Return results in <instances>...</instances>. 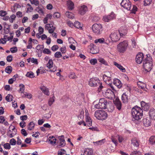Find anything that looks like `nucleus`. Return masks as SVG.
<instances>
[{
    "instance_id": "nucleus-40",
    "label": "nucleus",
    "mask_w": 155,
    "mask_h": 155,
    "mask_svg": "<svg viewBox=\"0 0 155 155\" xmlns=\"http://www.w3.org/2000/svg\"><path fill=\"white\" fill-rule=\"evenodd\" d=\"M105 142V139H103L102 140L94 142V143L96 145H101L104 143Z\"/></svg>"
},
{
    "instance_id": "nucleus-15",
    "label": "nucleus",
    "mask_w": 155,
    "mask_h": 155,
    "mask_svg": "<svg viewBox=\"0 0 155 155\" xmlns=\"http://www.w3.org/2000/svg\"><path fill=\"white\" fill-rule=\"evenodd\" d=\"M129 93H123L121 96L122 100L123 103H127L129 99Z\"/></svg>"
},
{
    "instance_id": "nucleus-20",
    "label": "nucleus",
    "mask_w": 155,
    "mask_h": 155,
    "mask_svg": "<svg viewBox=\"0 0 155 155\" xmlns=\"http://www.w3.org/2000/svg\"><path fill=\"white\" fill-rule=\"evenodd\" d=\"M143 123L145 127H148L151 125V121L149 118H144Z\"/></svg>"
},
{
    "instance_id": "nucleus-60",
    "label": "nucleus",
    "mask_w": 155,
    "mask_h": 155,
    "mask_svg": "<svg viewBox=\"0 0 155 155\" xmlns=\"http://www.w3.org/2000/svg\"><path fill=\"white\" fill-rule=\"evenodd\" d=\"M42 52L44 54H51V51L49 49L45 48L43 49Z\"/></svg>"
},
{
    "instance_id": "nucleus-26",
    "label": "nucleus",
    "mask_w": 155,
    "mask_h": 155,
    "mask_svg": "<svg viewBox=\"0 0 155 155\" xmlns=\"http://www.w3.org/2000/svg\"><path fill=\"white\" fill-rule=\"evenodd\" d=\"M141 107L145 111H147L149 108V105L148 104L146 103L144 101H142L141 102Z\"/></svg>"
},
{
    "instance_id": "nucleus-46",
    "label": "nucleus",
    "mask_w": 155,
    "mask_h": 155,
    "mask_svg": "<svg viewBox=\"0 0 155 155\" xmlns=\"http://www.w3.org/2000/svg\"><path fill=\"white\" fill-rule=\"evenodd\" d=\"M31 4L34 5L36 6H38L39 4V2L38 0H29Z\"/></svg>"
},
{
    "instance_id": "nucleus-33",
    "label": "nucleus",
    "mask_w": 155,
    "mask_h": 155,
    "mask_svg": "<svg viewBox=\"0 0 155 155\" xmlns=\"http://www.w3.org/2000/svg\"><path fill=\"white\" fill-rule=\"evenodd\" d=\"M49 140L50 143L52 145H54L56 143V139L53 136H50L49 137Z\"/></svg>"
},
{
    "instance_id": "nucleus-3",
    "label": "nucleus",
    "mask_w": 155,
    "mask_h": 155,
    "mask_svg": "<svg viewBox=\"0 0 155 155\" xmlns=\"http://www.w3.org/2000/svg\"><path fill=\"white\" fill-rule=\"evenodd\" d=\"M89 85L91 87L99 86L98 89L99 91H100L103 88L101 82L97 78H91L88 81Z\"/></svg>"
},
{
    "instance_id": "nucleus-21",
    "label": "nucleus",
    "mask_w": 155,
    "mask_h": 155,
    "mask_svg": "<svg viewBox=\"0 0 155 155\" xmlns=\"http://www.w3.org/2000/svg\"><path fill=\"white\" fill-rule=\"evenodd\" d=\"M113 83L119 88H120L122 86V84L121 81L118 79H114L113 81Z\"/></svg>"
},
{
    "instance_id": "nucleus-4",
    "label": "nucleus",
    "mask_w": 155,
    "mask_h": 155,
    "mask_svg": "<svg viewBox=\"0 0 155 155\" xmlns=\"http://www.w3.org/2000/svg\"><path fill=\"white\" fill-rule=\"evenodd\" d=\"M95 116L98 120H105L107 117V113L103 110H98L95 113Z\"/></svg>"
},
{
    "instance_id": "nucleus-51",
    "label": "nucleus",
    "mask_w": 155,
    "mask_h": 155,
    "mask_svg": "<svg viewBox=\"0 0 155 155\" xmlns=\"http://www.w3.org/2000/svg\"><path fill=\"white\" fill-rule=\"evenodd\" d=\"M42 68L41 67H40L36 71V73L37 75H38L39 74H43L45 72L44 70H42Z\"/></svg>"
},
{
    "instance_id": "nucleus-25",
    "label": "nucleus",
    "mask_w": 155,
    "mask_h": 155,
    "mask_svg": "<svg viewBox=\"0 0 155 155\" xmlns=\"http://www.w3.org/2000/svg\"><path fill=\"white\" fill-rule=\"evenodd\" d=\"M40 88L42 92L46 95L48 96L49 95V92L48 89L45 86H41Z\"/></svg>"
},
{
    "instance_id": "nucleus-48",
    "label": "nucleus",
    "mask_w": 155,
    "mask_h": 155,
    "mask_svg": "<svg viewBox=\"0 0 155 155\" xmlns=\"http://www.w3.org/2000/svg\"><path fill=\"white\" fill-rule=\"evenodd\" d=\"M25 76L28 77L32 78L34 77V74L32 72H28L27 73Z\"/></svg>"
},
{
    "instance_id": "nucleus-36",
    "label": "nucleus",
    "mask_w": 155,
    "mask_h": 155,
    "mask_svg": "<svg viewBox=\"0 0 155 155\" xmlns=\"http://www.w3.org/2000/svg\"><path fill=\"white\" fill-rule=\"evenodd\" d=\"M74 26L77 28L80 29L82 30L83 29L82 25L81 24L80 22L78 21H76L75 22L74 24Z\"/></svg>"
},
{
    "instance_id": "nucleus-61",
    "label": "nucleus",
    "mask_w": 155,
    "mask_h": 155,
    "mask_svg": "<svg viewBox=\"0 0 155 155\" xmlns=\"http://www.w3.org/2000/svg\"><path fill=\"white\" fill-rule=\"evenodd\" d=\"M10 51L12 53H15L18 51L17 48L16 47H14L10 49Z\"/></svg>"
},
{
    "instance_id": "nucleus-27",
    "label": "nucleus",
    "mask_w": 155,
    "mask_h": 155,
    "mask_svg": "<svg viewBox=\"0 0 155 155\" xmlns=\"http://www.w3.org/2000/svg\"><path fill=\"white\" fill-rule=\"evenodd\" d=\"M114 64L122 72H124L125 71V68H124L121 65L117 63L116 62H114Z\"/></svg>"
},
{
    "instance_id": "nucleus-52",
    "label": "nucleus",
    "mask_w": 155,
    "mask_h": 155,
    "mask_svg": "<svg viewBox=\"0 0 155 155\" xmlns=\"http://www.w3.org/2000/svg\"><path fill=\"white\" fill-rule=\"evenodd\" d=\"M23 94L24 96H23V97H26L29 99L31 98L32 97V95L30 93L27 92H24Z\"/></svg>"
},
{
    "instance_id": "nucleus-42",
    "label": "nucleus",
    "mask_w": 155,
    "mask_h": 155,
    "mask_svg": "<svg viewBox=\"0 0 155 155\" xmlns=\"http://www.w3.org/2000/svg\"><path fill=\"white\" fill-rule=\"evenodd\" d=\"M36 10L40 14H42L44 13V8L43 7L38 6Z\"/></svg>"
},
{
    "instance_id": "nucleus-53",
    "label": "nucleus",
    "mask_w": 155,
    "mask_h": 155,
    "mask_svg": "<svg viewBox=\"0 0 155 155\" xmlns=\"http://www.w3.org/2000/svg\"><path fill=\"white\" fill-rule=\"evenodd\" d=\"M108 16L110 21L114 19L116 17L115 14L113 12H111L110 15H108Z\"/></svg>"
},
{
    "instance_id": "nucleus-8",
    "label": "nucleus",
    "mask_w": 155,
    "mask_h": 155,
    "mask_svg": "<svg viewBox=\"0 0 155 155\" xmlns=\"http://www.w3.org/2000/svg\"><path fill=\"white\" fill-rule=\"evenodd\" d=\"M104 96L106 97L111 100L115 98L114 92L110 89H107L103 92Z\"/></svg>"
},
{
    "instance_id": "nucleus-43",
    "label": "nucleus",
    "mask_w": 155,
    "mask_h": 155,
    "mask_svg": "<svg viewBox=\"0 0 155 155\" xmlns=\"http://www.w3.org/2000/svg\"><path fill=\"white\" fill-rule=\"evenodd\" d=\"M7 36L5 35L4 36L3 38H1L0 39V43L2 44H5L6 43L7 40Z\"/></svg>"
},
{
    "instance_id": "nucleus-50",
    "label": "nucleus",
    "mask_w": 155,
    "mask_h": 155,
    "mask_svg": "<svg viewBox=\"0 0 155 155\" xmlns=\"http://www.w3.org/2000/svg\"><path fill=\"white\" fill-rule=\"evenodd\" d=\"M84 111L83 110L81 111L80 114L78 116V118L79 120H83L84 118Z\"/></svg>"
},
{
    "instance_id": "nucleus-18",
    "label": "nucleus",
    "mask_w": 155,
    "mask_h": 155,
    "mask_svg": "<svg viewBox=\"0 0 155 155\" xmlns=\"http://www.w3.org/2000/svg\"><path fill=\"white\" fill-rule=\"evenodd\" d=\"M59 140V146L61 147H63L65 145V142L64 139V137L61 136L58 137Z\"/></svg>"
},
{
    "instance_id": "nucleus-22",
    "label": "nucleus",
    "mask_w": 155,
    "mask_h": 155,
    "mask_svg": "<svg viewBox=\"0 0 155 155\" xmlns=\"http://www.w3.org/2000/svg\"><path fill=\"white\" fill-rule=\"evenodd\" d=\"M120 36L125 35L127 33V30L125 27H122L120 28L119 31Z\"/></svg>"
},
{
    "instance_id": "nucleus-59",
    "label": "nucleus",
    "mask_w": 155,
    "mask_h": 155,
    "mask_svg": "<svg viewBox=\"0 0 155 155\" xmlns=\"http://www.w3.org/2000/svg\"><path fill=\"white\" fill-rule=\"evenodd\" d=\"M54 56L56 58H60L62 57V55L61 52L57 51L55 53Z\"/></svg>"
},
{
    "instance_id": "nucleus-32",
    "label": "nucleus",
    "mask_w": 155,
    "mask_h": 155,
    "mask_svg": "<svg viewBox=\"0 0 155 155\" xmlns=\"http://www.w3.org/2000/svg\"><path fill=\"white\" fill-rule=\"evenodd\" d=\"M35 124L33 121H31L27 126L28 130H33L35 127Z\"/></svg>"
},
{
    "instance_id": "nucleus-62",
    "label": "nucleus",
    "mask_w": 155,
    "mask_h": 155,
    "mask_svg": "<svg viewBox=\"0 0 155 155\" xmlns=\"http://www.w3.org/2000/svg\"><path fill=\"white\" fill-rule=\"evenodd\" d=\"M15 18L16 16L15 15H12L9 18L10 19V22L11 23H13V21L15 20Z\"/></svg>"
},
{
    "instance_id": "nucleus-14",
    "label": "nucleus",
    "mask_w": 155,
    "mask_h": 155,
    "mask_svg": "<svg viewBox=\"0 0 155 155\" xmlns=\"http://www.w3.org/2000/svg\"><path fill=\"white\" fill-rule=\"evenodd\" d=\"M144 56L143 53H138L136 56V61L138 64H141L143 61Z\"/></svg>"
},
{
    "instance_id": "nucleus-44",
    "label": "nucleus",
    "mask_w": 155,
    "mask_h": 155,
    "mask_svg": "<svg viewBox=\"0 0 155 155\" xmlns=\"http://www.w3.org/2000/svg\"><path fill=\"white\" fill-rule=\"evenodd\" d=\"M13 98L12 95L8 94L6 97L5 99L8 102H11L12 101Z\"/></svg>"
},
{
    "instance_id": "nucleus-56",
    "label": "nucleus",
    "mask_w": 155,
    "mask_h": 155,
    "mask_svg": "<svg viewBox=\"0 0 155 155\" xmlns=\"http://www.w3.org/2000/svg\"><path fill=\"white\" fill-rule=\"evenodd\" d=\"M137 7L135 5H133L132 7V8L131 9L130 8V10L131 13H135L137 11Z\"/></svg>"
},
{
    "instance_id": "nucleus-9",
    "label": "nucleus",
    "mask_w": 155,
    "mask_h": 155,
    "mask_svg": "<svg viewBox=\"0 0 155 155\" xmlns=\"http://www.w3.org/2000/svg\"><path fill=\"white\" fill-rule=\"evenodd\" d=\"M16 132L17 130L15 127L12 125H11L8 129L7 135L10 138H12L16 134Z\"/></svg>"
},
{
    "instance_id": "nucleus-6",
    "label": "nucleus",
    "mask_w": 155,
    "mask_h": 155,
    "mask_svg": "<svg viewBox=\"0 0 155 155\" xmlns=\"http://www.w3.org/2000/svg\"><path fill=\"white\" fill-rule=\"evenodd\" d=\"M92 31L97 35H100L103 31V27L100 24L95 23L92 26Z\"/></svg>"
},
{
    "instance_id": "nucleus-5",
    "label": "nucleus",
    "mask_w": 155,
    "mask_h": 155,
    "mask_svg": "<svg viewBox=\"0 0 155 155\" xmlns=\"http://www.w3.org/2000/svg\"><path fill=\"white\" fill-rule=\"evenodd\" d=\"M128 45V41H124L118 45L117 49L119 52L123 53L126 50Z\"/></svg>"
},
{
    "instance_id": "nucleus-41",
    "label": "nucleus",
    "mask_w": 155,
    "mask_h": 155,
    "mask_svg": "<svg viewBox=\"0 0 155 155\" xmlns=\"http://www.w3.org/2000/svg\"><path fill=\"white\" fill-rule=\"evenodd\" d=\"M1 145L4 147V148L7 150H9L11 148L10 145L8 143H4V142H2Z\"/></svg>"
},
{
    "instance_id": "nucleus-34",
    "label": "nucleus",
    "mask_w": 155,
    "mask_h": 155,
    "mask_svg": "<svg viewBox=\"0 0 155 155\" xmlns=\"http://www.w3.org/2000/svg\"><path fill=\"white\" fill-rule=\"evenodd\" d=\"M86 122L87 125L89 127L91 126L92 124V121L91 118L89 116H87L86 117Z\"/></svg>"
},
{
    "instance_id": "nucleus-2",
    "label": "nucleus",
    "mask_w": 155,
    "mask_h": 155,
    "mask_svg": "<svg viewBox=\"0 0 155 155\" xmlns=\"http://www.w3.org/2000/svg\"><path fill=\"white\" fill-rule=\"evenodd\" d=\"M131 115L132 120L137 121L142 117L143 110L140 107L135 106L131 109Z\"/></svg>"
},
{
    "instance_id": "nucleus-30",
    "label": "nucleus",
    "mask_w": 155,
    "mask_h": 155,
    "mask_svg": "<svg viewBox=\"0 0 155 155\" xmlns=\"http://www.w3.org/2000/svg\"><path fill=\"white\" fill-rule=\"evenodd\" d=\"M96 48V47L92 43H91L89 46V48L91 52L93 54L97 53V52L95 51Z\"/></svg>"
},
{
    "instance_id": "nucleus-11",
    "label": "nucleus",
    "mask_w": 155,
    "mask_h": 155,
    "mask_svg": "<svg viewBox=\"0 0 155 155\" xmlns=\"http://www.w3.org/2000/svg\"><path fill=\"white\" fill-rule=\"evenodd\" d=\"M120 5L122 7L127 10H130L131 3L129 0H122Z\"/></svg>"
},
{
    "instance_id": "nucleus-39",
    "label": "nucleus",
    "mask_w": 155,
    "mask_h": 155,
    "mask_svg": "<svg viewBox=\"0 0 155 155\" xmlns=\"http://www.w3.org/2000/svg\"><path fill=\"white\" fill-rule=\"evenodd\" d=\"M18 75L17 74L14 75L12 78L9 79L8 81V83L9 84H12L14 82L16 81V78L18 77Z\"/></svg>"
},
{
    "instance_id": "nucleus-24",
    "label": "nucleus",
    "mask_w": 155,
    "mask_h": 155,
    "mask_svg": "<svg viewBox=\"0 0 155 155\" xmlns=\"http://www.w3.org/2000/svg\"><path fill=\"white\" fill-rule=\"evenodd\" d=\"M52 17V15L51 14H47L43 20V22L44 24H46L48 23V21L51 19Z\"/></svg>"
},
{
    "instance_id": "nucleus-7",
    "label": "nucleus",
    "mask_w": 155,
    "mask_h": 155,
    "mask_svg": "<svg viewBox=\"0 0 155 155\" xmlns=\"http://www.w3.org/2000/svg\"><path fill=\"white\" fill-rule=\"evenodd\" d=\"M108 104L107 100L104 98L100 99L98 104L95 105V107L96 108L106 109Z\"/></svg>"
},
{
    "instance_id": "nucleus-63",
    "label": "nucleus",
    "mask_w": 155,
    "mask_h": 155,
    "mask_svg": "<svg viewBox=\"0 0 155 155\" xmlns=\"http://www.w3.org/2000/svg\"><path fill=\"white\" fill-rule=\"evenodd\" d=\"M53 16L54 18H58L60 17L61 15L58 12H55L54 13Z\"/></svg>"
},
{
    "instance_id": "nucleus-57",
    "label": "nucleus",
    "mask_w": 155,
    "mask_h": 155,
    "mask_svg": "<svg viewBox=\"0 0 155 155\" xmlns=\"http://www.w3.org/2000/svg\"><path fill=\"white\" fill-rule=\"evenodd\" d=\"M69 77L70 78L74 79L76 78V76L74 72H71L69 74Z\"/></svg>"
},
{
    "instance_id": "nucleus-13",
    "label": "nucleus",
    "mask_w": 155,
    "mask_h": 155,
    "mask_svg": "<svg viewBox=\"0 0 155 155\" xmlns=\"http://www.w3.org/2000/svg\"><path fill=\"white\" fill-rule=\"evenodd\" d=\"M87 11L88 8L87 6L85 5H82L79 8L78 13L81 15H83Z\"/></svg>"
},
{
    "instance_id": "nucleus-37",
    "label": "nucleus",
    "mask_w": 155,
    "mask_h": 155,
    "mask_svg": "<svg viewBox=\"0 0 155 155\" xmlns=\"http://www.w3.org/2000/svg\"><path fill=\"white\" fill-rule=\"evenodd\" d=\"M3 25L4 26V30L5 31H7V33H8L9 32V27L8 25L6 22H4L3 23Z\"/></svg>"
},
{
    "instance_id": "nucleus-28",
    "label": "nucleus",
    "mask_w": 155,
    "mask_h": 155,
    "mask_svg": "<svg viewBox=\"0 0 155 155\" xmlns=\"http://www.w3.org/2000/svg\"><path fill=\"white\" fill-rule=\"evenodd\" d=\"M93 153L92 150L91 148H87L84 150V155H92Z\"/></svg>"
},
{
    "instance_id": "nucleus-47",
    "label": "nucleus",
    "mask_w": 155,
    "mask_h": 155,
    "mask_svg": "<svg viewBox=\"0 0 155 155\" xmlns=\"http://www.w3.org/2000/svg\"><path fill=\"white\" fill-rule=\"evenodd\" d=\"M68 41L69 43L71 44H73L75 45L77 43L76 41L72 37H69Z\"/></svg>"
},
{
    "instance_id": "nucleus-1",
    "label": "nucleus",
    "mask_w": 155,
    "mask_h": 155,
    "mask_svg": "<svg viewBox=\"0 0 155 155\" xmlns=\"http://www.w3.org/2000/svg\"><path fill=\"white\" fill-rule=\"evenodd\" d=\"M146 57L143 62L142 71L144 74H149L153 68V62L152 58L149 54H147Z\"/></svg>"
},
{
    "instance_id": "nucleus-31",
    "label": "nucleus",
    "mask_w": 155,
    "mask_h": 155,
    "mask_svg": "<svg viewBox=\"0 0 155 155\" xmlns=\"http://www.w3.org/2000/svg\"><path fill=\"white\" fill-rule=\"evenodd\" d=\"M67 5L68 8L69 10H72L74 8V4L70 0L67 1Z\"/></svg>"
},
{
    "instance_id": "nucleus-38",
    "label": "nucleus",
    "mask_w": 155,
    "mask_h": 155,
    "mask_svg": "<svg viewBox=\"0 0 155 155\" xmlns=\"http://www.w3.org/2000/svg\"><path fill=\"white\" fill-rule=\"evenodd\" d=\"M65 15L69 18L73 19L74 18V15L72 13L69 12H66Z\"/></svg>"
},
{
    "instance_id": "nucleus-54",
    "label": "nucleus",
    "mask_w": 155,
    "mask_h": 155,
    "mask_svg": "<svg viewBox=\"0 0 155 155\" xmlns=\"http://www.w3.org/2000/svg\"><path fill=\"white\" fill-rule=\"evenodd\" d=\"M12 67L10 66H8L5 69V71L7 73L10 74L12 71Z\"/></svg>"
},
{
    "instance_id": "nucleus-17",
    "label": "nucleus",
    "mask_w": 155,
    "mask_h": 155,
    "mask_svg": "<svg viewBox=\"0 0 155 155\" xmlns=\"http://www.w3.org/2000/svg\"><path fill=\"white\" fill-rule=\"evenodd\" d=\"M114 104L117 108L120 110L121 108V103L118 98H116L115 100L114 101Z\"/></svg>"
},
{
    "instance_id": "nucleus-12",
    "label": "nucleus",
    "mask_w": 155,
    "mask_h": 155,
    "mask_svg": "<svg viewBox=\"0 0 155 155\" xmlns=\"http://www.w3.org/2000/svg\"><path fill=\"white\" fill-rule=\"evenodd\" d=\"M54 23L52 22L51 24H46L45 25V29L48 31L49 33H52L54 32L56 28L54 25Z\"/></svg>"
},
{
    "instance_id": "nucleus-64",
    "label": "nucleus",
    "mask_w": 155,
    "mask_h": 155,
    "mask_svg": "<svg viewBox=\"0 0 155 155\" xmlns=\"http://www.w3.org/2000/svg\"><path fill=\"white\" fill-rule=\"evenodd\" d=\"M130 155H141V153L139 151H134Z\"/></svg>"
},
{
    "instance_id": "nucleus-19",
    "label": "nucleus",
    "mask_w": 155,
    "mask_h": 155,
    "mask_svg": "<svg viewBox=\"0 0 155 155\" xmlns=\"http://www.w3.org/2000/svg\"><path fill=\"white\" fill-rule=\"evenodd\" d=\"M108 41L106 40L105 41V39L103 38H101L99 39H96L94 41V42L96 44L99 43L101 44H105L107 45H108Z\"/></svg>"
},
{
    "instance_id": "nucleus-16",
    "label": "nucleus",
    "mask_w": 155,
    "mask_h": 155,
    "mask_svg": "<svg viewBox=\"0 0 155 155\" xmlns=\"http://www.w3.org/2000/svg\"><path fill=\"white\" fill-rule=\"evenodd\" d=\"M131 144L135 147V149L136 150L139 145V142L136 138H134L131 140Z\"/></svg>"
},
{
    "instance_id": "nucleus-45",
    "label": "nucleus",
    "mask_w": 155,
    "mask_h": 155,
    "mask_svg": "<svg viewBox=\"0 0 155 155\" xmlns=\"http://www.w3.org/2000/svg\"><path fill=\"white\" fill-rule=\"evenodd\" d=\"M20 89L18 90L19 92L20 93H24V91L25 89V86L24 84H21L19 85Z\"/></svg>"
},
{
    "instance_id": "nucleus-55",
    "label": "nucleus",
    "mask_w": 155,
    "mask_h": 155,
    "mask_svg": "<svg viewBox=\"0 0 155 155\" xmlns=\"http://www.w3.org/2000/svg\"><path fill=\"white\" fill-rule=\"evenodd\" d=\"M90 63L91 64L94 65L97 63V60L96 58H93L90 60Z\"/></svg>"
},
{
    "instance_id": "nucleus-10",
    "label": "nucleus",
    "mask_w": 155,
    "mask_h": 155,
    "mask_svg": "<svg viewBox=\"0 0 155 155\" xmlns=\"http://www.w3.org/2000/svg\"><path fill=\"white\" fill-rule=\"evenodd\" d=\"M120 36V32L118 31H116L112 33L110 35V37L112 41H118Z\"/></svg>"
},
{
    "instance_id": "nucleus-35",
    "label": "nucleus",
    "mask_w": 155,
    "mask_h": 155,
    "mask_svg": "<svg viewBox=\"0 0 155 155\" xmlns=\"http://www.w3.org/2000/svg\"><path fill=\"white\" fill-rule=\"evenodd\" d=\"M53 66V62L52 59H49L48 63L46 64V66L48 69H51L52 68Z\"/></svg>"
},
{
    "instance_id": "nucleus-23",
    "label": "nucleus",
    "mask_w": 155,
    "mask_h": 155,
    "mask_svg": "<svg viewBox=\"0 0 155 155\" xmlns=\"http://www.w3.org/2000/svg\"><path fill=\"white\" fill-rule=\"evenodd\" d=\"M149 114L150 118L155 120V109L153 108L149 110Z\"/></svg>"
},
{
    "instance_id": "nucleus-29",
    "label": "nucleus",
    "mask_w": 155,
    "mask_h": 155,
    "mask_svg": "<svg viewBox=\"0 0 155 155\" xmlns=\"http://www.w3.org/2000/svg\"><path fill=\"white\" fill-rule=\"evenodd\" d=\"M103 79L104 81L107 84H108L109 83H111V78L110 77H108L106 75L104 74L103 76Z\"/></svg>"
},
{
    "instance_id": "nucleus-49",
    "label": "nucleus",
    "mask_w": 155,
    "mask_h": 155,
    "mask_svg": "<svg viewBox=\"0 0 155 155\" xmlns=\"http://www.w3.org/2000/svg\"><path fill=\"white\" fill-rule=\"evenodd\" d=\"M150 143L152 144L155 143V136H151L149 139Z\"/></svg>"
},
{
    "instance_id": "nucleus-58",
    "label": "nucleus",
    "mask_w": 155,
    "mask_h": 155,
    "mask_svg": "<svg viewBox=\"0 0 155 155\" xmlns=\"http://www.w3.org/2000/svg\"><path fill=\"white\" fill-rule=\"evenodd\" d=\"M54 101V97L53 96L48 101V104L49 106H51Z\"/></svg>"
}]
</instances>
